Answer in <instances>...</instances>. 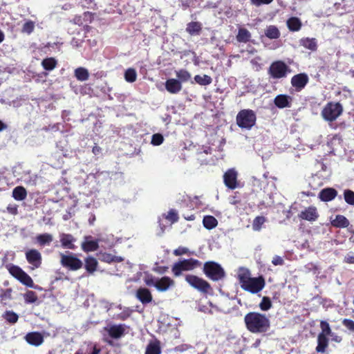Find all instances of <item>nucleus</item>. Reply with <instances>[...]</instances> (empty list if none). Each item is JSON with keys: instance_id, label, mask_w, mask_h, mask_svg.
Listing matches in <instances>:
<instances>
[{"instance_id": "46", "label": "nucleus", "mask_w": 354, "mask_h": 354, "mask_svg": "<svg viewBox=\"0 0 354 354\" xmlns=\"http://www.w3.org/2000/svg\"><path fill=\"white\" fill-rule=\"evenodd\" d=\"M266 219L263 216H257L253 221L252 228L255 231H259L261 228V225L264 223Z\"/></svg>"}, {"instance_id": "49", "label": "nucleus", "mask_w": 354, "mask_h": 354, "mask_svg": "<svg viewBox=\"0 0 354 354\" xmlns=\"http://www.w3.org/2000/svg\"><path fill=\"white\" fill-rule=\"evenodd\" d=\"M344 199L350 205H354V192L351 190L344 192Z\"/></svg>"}, {"instance_id": "14", "label": "nucleus", "mask_w": 354, "mask_h": 354, "mask_svg": "<svg viewBox=\"0 0 354 354\" xmlns=\"http://www.w3.org/2000/svg\"><path fill=\"white\" fill-rule=\"evenodd\" d=\"M301 219L308 221H314L318 218V213L316 207L310 206L302 210L299 214Z\"/></svg>"}, {"instance_id": "64", "label": "nucleus", "mask_w": 354, "mask_h": 354, "mask_svg": "<svg viewBox=\"0 0 354 354\" xmlns=\"http://www.w3.org/2000/svg\"><path fill=\"white\" fill-rule=\"evenodd\" d=\"M16 211H17V209H16L15 208V209H10V212H11L12 213H14V212H15Z\"/></svg>"}, {"instance_id": "13", "label": "nucleus", "mask_w": 354, "mask_h": 354, "mask_svg": "<svg viewBox=\"0 0 354 354\" xmlns=\"http://www.w3.org/2000/svg\"><path fill=\"white\" fill-rule=\"evenodd\" d=\"M308 82V76L304 73L294 75L291 80V84L297 91H301Z\"/></svg>"}, {"instance_id": "31", "label": "nucleus", "mask_w": 354, "mask_h": 354, "mask_svg": "<svg viewBox=\"0 0 354 354\" xmlns=\"http://www.w3.org/2000/svg\"><path fill=\"white\" fill-rule=\"evenodd\" d=\"M238 278L239 279L241 286L245 284L252 277H250V271L246 268H240L238 272Z\"/></svg>"}, {"instance_id": "34", "label": "nucleus", "mask_w": 354, "mask_h": 354, "mask_svg": "<svg viewBox=\"0 0 354 354\" xmlns=\"http://www.w3.org/2000/svg\"><path fill=\"white\" fill-rule=\"evenodd\" d=\"M124 77L127 82L133 83L137 79V72L134 68H129L125 71Z\"/></svg>"}, {"instance_id": "12", "label": "nucleus", "mask_w": 354, "mask_h": 354, "mask_svg": "<svg viewBox=\"0 0 354 354\" xmlns=\"http://www.w3.org/2000/svg\"><path fill=\"white\" fill-rule=\"evenodd\" d=\"M225 185L231 189L237 187V172L234 169L227 170L223 176Z\"/></svg>"}, {"instance_id": "57", "label": "nucleus", "mask_w": 354, "mask_h": 354, "mask_svg": "<svg viewBox=\"0 0 354 354\" xmlns=\"http://www.w3.org/2000/svg\"><path fill=\"white\" fill-rule=\"evenodd\" d=\"M344 261L348 263H352L353 264L354 263V256H353L352 254H347L345 258H344Z\"/></svg>"}, {"instance_id": "9", "label": "nucleus", "mask_w": 354, "mask_h": 354, "mask_svg": "<svg viewBox=\"0 0 354 354\" xmlns=\"http://www.w3.org/2000/svg\"><path fill=\"white\" fill-rule=\"evenodd\" d=\"M10 272L24 285L30 288H34V283L31 277L20 268L13 266L10 269Z\"/></svg>"}, {"instance_id": "28", "label": "nucleus", "mask_w": 354, "mask_h": 354, "mask_svg": "<svg viewBox=\"0 0 354 354\" xmlns=\"http://www.w3.org/2000/svg\"><path fill=\"white\" fill-rule=\"evenodd\" d=\"M300 44L304 48L315 50L317 49V41L315 38H304L300 40Z\"/></svg>"}, {"instance_id": "26", "label": "nucleus", "mask_w": 354, "mask_h": 354, "mask_svg": "<svg viewBox=\"0 0 354 354\" xmlns=\"http://www.w3.org/2000/svg\"><path fill=\"white\" fill-rule=\"evenodd\" d=\"M328 338L324 334H319L317 338V346L316 351L319 353L325 352L326 348L328 346Z\"/></svg>"}, {"instance_id": "51", "label": "nucleus", "mask_w": 354, "mask_h": 354, "mask_svg": "<svg viewBox=\"0 0 354 354\" xmlns=\"http://www.w3.org/2000/svg\"><path fill=\"white\" fill-rule=\"evenodd\" d=\"M166 218L171 223H174L178 221V217L176 212L174 209H171L166 216Z\"/></svg>"}, {"instance_id": "6", "label": "nucleus", "mask_w": 354, "mask_h": 354, "mask_svg": "<svg viewBox=\"0 0 354 354\" xmlns=\"http://www.w3.org/2000/svg\"><path fill=\"white\" fill-rule=\"evenodd\" d=\"M201 263L196 259H190L183 260L175 263L172 268V272L175 276H179L183 271H189L199 266Z\"/></svg>"}, {"instance_id": "60", "label": "nucleus", "mask_w": 354, "mask_h": 354, "mask_svg": "<svg viewBox=\"0 0 354 354\" xmlns=\"http://www.w3.org/2000/svg\"><path fill=\"white\" fill-rule=\"evenodd\" d=\"M95 220V216L94 215H91V218H89L88 221L91 225H93L94 221Z\"/></svg>"}, {"instance_id": "50", "label": "nucleus", "mask_w": 354, "mask_h": 354, "mask_svg": "<svg viewBox=\"0 0 354 354\" xmlns=\"http://www.w3.org/2000/svg\"><path fill=\"white\" fill-rule=\"evenodd\" d=\"M164 140L163 136L160 133L153 135L151 138V144L155 146L160 145Z\"/></svg>"}, {"instance_id": "35", "label": "nucleus", "mask_w": 354, "mask_h": 354, "mask_svg": "<svg viewBox=\"0 0 354 354\" xmlns=\"http://www.w3.org/2000/svg\"><path fill=\"white\" fill-rule=\"evenodd\" d=\"M265 35L270 39H277L279 37L280 33L276 26H270L266 29Z\"/></svg>"}, {"instance_id": "4", "label": "nucleus", "mask_w": 354, "mask_h": 354, "mask_svg": "<svg viewBox=\"0 0 354 354\" xmlns=\"http://www.w3.org/2000/svg\"><path fill=\"white\" fill-rule=\"evenodd\" d=\"M203 271L205 275L213 281H218L225 275L221 266L214 261L206 262L204 264Z\"/></svg>"}, {"instance_id": "53", "label": "nucleus", "mask_w": 354, "mask_h": 354, "mask_svg": "<svg viewBox=\"0 0 354 354\" xmlns=\"http://www.w3.org/2000/svg\"><path fill=\"white\" fill-rule=\"evenodd\" d=\"M189 250L187 248L179 247L176 250H174V254L176 256H180L184 254H187Z\"/></svg>"}, {"instance_id": "10", "label": "nucleus", "mask_w": 354, "mask_h": 354, "mask_svg": "<svg viewBox=\"0 0 354 354\" xmlns=\"http://www.w3.org/2000/svg\"><path fill=\"white\" fill-rule=\"evenodd\" d=\"M269 71L272 77L281 78L286 76L288 66L283 62L277 61L271 64Z\"/></svg>"}, {"instance_id": "39", "label": "nucleus", "mask_w": 354, "mask_h": 354, "mask_svg": "<svg viewBox=\"0 0 354 354\" xmlns=\"http://www.w3.org/2000/svg\"><path fill=\"white\" fill-rule=\"evenodd\" d=\"M145 354H160V347L158 342H151L148 344Z\"/></svg>"}, {"instance_id": "27", "label": "nucleus", "mask_w": 354, "mask_h": 354, "mask_svg": "<svg viewBox=\"0 0 354 354\" xmlns=\"http://www.w3.org/2000/svg\"><path fill=\"white\" fill-rule=\"evenodd\" d=\"M75 77L81 82L86 81L89 77V73L88 70L84 67H79L75 70Z\"/></svg>"}, {"instance_id": "25", "label": "nucleus", "mask_w": 354, "mask_h": 354, "mask_svg": "<svg viewBox=\"0 0 354 354\" xmlns=\"http://www.w3.org/2000/svg\"><path fill=\"white\" fill-rule=\"evenodd\" d=\"M124 332V328L122 325H115L110 327L109 334L113 338H120Z\"/></svg>"}, {"instance_id": "3", "label": "nucleus", "mask_w": 354, "mask_h": 354, "mask_svg": "<svg viewBox=\"0 0 354 354\" xmlns=\"http://www.w3.org/2000/svg\"><path fill=\"white\" fill-rule=\"evenodd\" d=\"M343 107L339 102L328 103L322 111V115L326 121L335 120L342 113Z\"/></svg>"}, {"instance_id": "7", "label": "nucleus", "mask_w": 354, "mask_h": 354, "mask_svg": "<svg viewBox=\"0 0 354 354\" xmlns=\"http://www.w3.org/2000/svg\"><path fill=\"white\" fill-rule=\"evenodd\" d=\"M60 263L64 267L71 270H77L82 267V261L73 254H60Z\"/></svg>"}, {"instance_id": "43", "label": "nucleus", "mask_w": 354, "mask_h": 354, "mask_svg": "<svg viewBox=\"0 0 354 354\" xmlns=\"http://www.w3.org/2000/svg\"><path fill=\"white\" fill-rule=\"evenodd\" d=\"M3 317L6 321L11 324L16 323L19 318L18 315L15 313L10 310L6 311L3 314Z\"/></svg>"}, {"instance_id": "47", "label": "nucleus", "mask_w": 354, "mask_h": 354, "mask_svg": "<svg viewBox=\"0 0 354 354\" xmlns=\"http://www.w3.org/2000/svg\"><path fill=\"white\" fill-rule=\"evenodd\" d=\"M35 28V23L32 21H26L22 28V32L27 34H30Z\"/></svg>"}, {"instance_id": "19", "label": "nucleus", "mask_w": 354, "mask_h": 354, "mask_svg": "<svg viewBox=\"0 0 354 354\" xmlns=\"http://www.w3.org/2000/svg\"><path fill=\"white\" fill-rule=\"evenodd\" d=\"M292 97L286 95H279L274 100V104L279 109L290 107Z\"/></svg>"}, {"instance_id": "40", "label": "nucleus", "mask_w": 354, "mask_h": 354, "mask_svg": "<svg viewBox=\"0 0 354 354\" xmlns=\"http://www.w3.org/2000/svg\"><path fill=\"white\" fill-rule=\"evenodd\" d=\"M176 75L181 82H185L191 79V74L186 70L180 69L176 71Z\"/></svg>"}, {"instance_id": "62", "label": "nucleus", "mask_w": 354, "mask_h": 354, "mask_svg": "<svg viewBox=\"0 0 354 354\" xmlns=\"http://www.w3.org/2000/svg\"><path fill=\"white\" fill-rule=\"evenodd\" d=\"M4 39V34L3 32L0 30V43L2 42Z\"/></svg>"}, {"instance_id": "2", "label": "nucleus", "mask_w": 354, "mask_h": 354, "mask_svg": "<svg viewBox=\"0 0 354 354\" xmlns=\"http://www.w3.org/2000/svg\"><path fill=\"white\" fill-rule=\"evenodd\" d=\"M255 122L256 115L252 110H241L236 115V124L242 129H250Z\"/></svg>"}, {"instance_id": "63", "label": "nucleus", "mask_w": 354, "mask_h": 354, "mask_svg": "<svg viewBox=\"0 0 354 354\" xmlns=\"http://www.w3.org/2000/svg\"><path fill=\"white\" fill-rule=\"evenodd\" d=\"M100 351L98 349L95 348L92 354H98Z\"/></svg>"}, {"instance_id": "42", "label": "nucleus", "mask_w": 354, "mask_h": 354, "mask_svg": "<svg viewBox=\"0 0 354 354\" xmlns=\"http://www.w3.org/2000/svg\"><path fill=\"white\" fill-rule=\"evenodd\" d=\"M186 30L191 35L198 34L201 30V25L198 22H191L187 25Z\"/></svg>"}, {"instance_id": "38", "label": "nucleus", "mask_w": 354, "mask_h": 354, "mask_svg": "<svg viewBox=\"0 0 354 354\" xmlns=\"http://www.w3.org/2000/svg\"><path fill=\"white\" fill-rule=\"evenodd\" d=\"M194 81L202 86L209 85L212 83V78L207 75H203V76L197 75L194 77Z\"/></svg>"}, {"instance_id": "5", "label": "nucleus", "mask_w": 354, "mask_h": 354, "mask_svg": "<svg viewBox=\"0 0 354 354\" xmlns=\"http://www.w3.org/2000/svg\"><path fill=\"white\" fill-rule=\"evenodd\" d=\"M185 281L190 286L202 293H209L212 290L210 284L207 281L196 275L187 274Z\"/></svg>"}, {"instance_id": "15", "label": "nucleus", "mask_w": 354, "mask_h": 354, "mask_svg": "<svg viewBox=\"0 0 354 354\" xmlns=\"http://www.w3.org/2000/svg\"><path fill=\"white\" fill-rule=\"evenodd\" d=\"M136 298L143 304L152 301L153 297L151 292L146 288H140L136 294Z\"/></svg>"}, {"instance_id": "18", "label": "nucleus", "mask_w": 354, "mask_h": 354, "mask_svg": "<svg viewBox=\"0 0 354 354\" xmlns=\"http://www.w3.org/2000/svg\"><path fill=\"white\" fill-rule=\"evenodd\" d=\"M165 88L169 93L176 94L181 91L182 84L179 80L171 78L166 81Z\"/></svg>"}, {"instance_id": "32", "label": "nucleus", "mask_w": 354, "mask_h": 354, "mask_svg": "<svg viewBox=\"0 0 354 354\" xmlns=\"http://www.w3.org/2000/svg\"><path fill=\"white\" fill-rule=\"evenodd\" d=\"M203 225L208 230H212L216 227L217 220L212 216H205L203 220Z\"/></svg>"}, {"instance_id": "45", "label": "nucleus", "mask_w": 354, "mask_h": 354, "mask_svg": "<svg viewBox=\"0 0 354 354\" xmlns=\"http://www.w3.org/2000/svg\"><path fill=\"white\" fill-rule=\"evenodd\" d=\"M24 299L26 303H35L37 300V296L33 291L29 290L24 294Z\"/></svg>"}, {"instance_id": "23", "label": "nucleus", "mask_w": 354, "mask_h": 354, "mask_svg": "<svg viewBox=\"0 0 354 354\" xmlns=\"http://www.w3.org/2000/svg\"><path fill=\"white\" fill-rule=\"evenodd\" d=\"M97 261L93 257H88L85 259V268L91 274H93L97 269Z\"/></svg>"}, {"instance_id": "21", "label": "nucleus", "mask_w": 354, "mask_h": 354, "mask_svg": "<svg viewBox=\"0 0 354 354\" xmlns=\"http://www.w3.org/2000/svg\"><path fill=\"white\" fill-rule=\"evenodd\" d=\"M337 196V191L333 188H326L319 193V198L323 201H330Z\"/></svg>"}, {"instance_id": "30", "label": "nucleus", "mask_w": 354, "mask_h": 354, "mask_svg": "<svg viewBox=\"0 0 354 354\" xmlns=\"http://www.w3.org/2000/svg\"><path fill=\"white\" fill-rule=\"evenodd\" d=\"M250 37L251 34L247 29L243 28H239L236 35V39L238 41L245 43L250 40Z\"/></svg>"}, {"instance_id": "59", "label": "nucleus", "mask_w": 354, "mask_h": 354, "mask_svg": "<svg viewBox=\"0 0 354 354\" xmlns=\"http://www.w3.org/2000/svg\"><path fill=\"white\" fill-rule=\"evenodd\" d=\"M129 315H130V310L129 309H127L126 313L123 315H121V317L122 319H124V318L129 317Z\"/></svg>"}, {"instance_id": "58", "label": "nucleus", "mask_w": 354, "mask_h": 354, "mask_svg": "<svg viewBox=\"0 0 354 354\" xmlns=\"http://www.w3.org/2000/svg\"><path fill=\"white\" fill-rule=\"evenodd\" d=\"M7 127L6 124H5L3 122L0 120V131L6 129Z\"/></svg>"}, {"instance_id": "48", "label": "nucleus", "mask_w": 354, "mask_h": 354, "mask_svg": "<svg viewBox=\"0 0 354 354\" xmlns=\"http://www.w3.org/2000/svg\"><path fill=\"white\" fill-rule=\"evenodd\" d=\"M320 327L322 328V333L320 334H324V336H327L330 334L331 330L328 322L322 321L320 323Z\"/></svg>"}, {"instance_id": "56", "label": "nucleus", "mask_w": 354, "mask_h": 354, "mask_svg": "<svg viewBox=\"0 0 354 354\" xmlns=\"http://www.w3.org/2000/svg\"><path fill=\"white\" fill-rule=\"evenodd\" d=\"M145 283L149 286H155L156 280H154L152 277H147L144 279Z\"/></svg>"}, {"instance_id": "37", "label": "nucleus", "mask_w": 354, "mask_h": 354, "mask_svg": "<svg viewBox=\"0 0 354 354\" xmlns=\"http://www.w3.org/2000/svg\"><path fill=\"white\" fill-rule=\"evenodd\" d=\"M100 259L102 261H103L104 262H107V263L121 262L123 261V259L122 257L114 256V255H113L111 254H109V253L102 254Z\"/></svg>"}, {"instance_id": "61", "label": "nucleus", "mask_w": 354, "mask_h": 354, "mask_svg": "<svg viewBox=\"0 0 354 354\" xmlns=\"http://www.w3.org/2000/svg\"><path fill=\"white\" fill-rule=\"evenodd\" d=\"M100 147H96V146L93 148V152L94 153H97V152L100 151Z\"/></svg>"}, {"instance_id": "52", "label": "nucleus", "mask_w": 354, "mask_h": 354, "mask_svg": "<svg viewBox=\"0 0 354 354\" xmlns=\"http://www.w3.org/2000/svg\"><path fill=\"white\" fill-rule=\"evenodd\" d=\"M343 325L348 330L354 332V322L351 319H344L342 321Z\"/></svg>"}, {"instance_id": "33", "label": "nucleus", "mask_w": 354, "mask_h": 354, "mask_svg": "<svg viewBox=\"0 0 354 354\" xmlns=\"http://www.w3.org/2000/svg\"><path fill=\"white\" fill-rule=\"evenodd\" d=\"M287 26L292 31H297L301 28V21L297 17H291L287 21Z\"/></svg>"}, {"instance_id": "36", "label": "nucleus", "mask_w": 354, "mask_h": 354, "mask_svg": "<svg viewBox=\"0 0 354 354\" xmlns=\"http://www.w3.org/2000/svg\"><path fill=\"white\" fill-rule=\"evenodd\" d=\"M36 239L37 243L40 245H44L46 244H49L50 242H52L53 239L51 234L46 233L39 234L38 236H37Z\"/></svg>"}, {"instance_id": "11", "label": "nucleus", "mask_w": 354, "mask_h": 354, "mask_svg": "<svg viewBox=\"0 0 354 354\" xmlns=\"http://www.w3.org/2000/svg\"><path fill=\"white\" fill-rule=\"evenodd\" d=\"M26 258L28 262L32 266V269L38 268L41 264V254L35 250L31 249L26 252Z\"/></svg>"}, {"instance_id": "22", "label": "nucleus", "mask_w": 354, "mask_h": 354, "mask_svg": "<svg viewBox=\"0 0 354 354\" xmlns=\"http://www.w3.org/2000/svg\"><path fill=\"white\" fill-rule=\"evenodd\" d=\"M60 241H61L62 245L65 248H68V249H74L75 248V245L73 244V242L75 241V239L71 234H62L60 235Z\"/></svg>"}, {"instance_id": "29", "label": "nucleus", "mask_w": 354, "mask_h": 354, "mask_svg": "<svg viewBox=\"0 0 354 354\" xmlns=\"http://www.w3.org/2000/svg\"><path fill=\"white\" fill-rule=\"evenodd\" d=\"M331 223L337 227H346L349 225V221L345 216L337 215Z\"/></svg>"}, {"instance_id": "16", "label": "nucleus", "mask_w": 354, "mask_h": 354, "mask_svg": "<svg viewBox=\"0 0 354 354\" xmlns=\"http://www.w3.org/2000/svg\"><path fill=\"white\" fill-rule=\"evenodd\" d=\"M25 339L29 344L38 346L43 343L44 337L39 332H31L26 334Z\"/></svg>"}, {"instance_id": "54", "label": "nucleus", "mask_w": 354, "mask_h": 354, "mask_svg": "<svg viewBox=\"0 0 354 354\" xmlns=\"http://www.w3.org/2000/svg\"><path fill=\"white\" fill-rule=\"evenodd\" d=\"M273 0H251L252 4L259 6L261 4H268L271 3Z\"/></svg>"}, {"instance_id": "20", "label": "nucleus", "mask_w": 354, "mask_h": 354, "mask_svg": "<svg viewBox=\"0 0 354 354\" xmlns=\"http://www.w3.org/2000/svg\"><path fill=\"white\" fill-rule=\"evenodd\" d=\"M81 246L84 252H93L98 248V243L96 241L91 240V236H86Z\"/></svg>"}, {"instance_id": "55", "label": "nucleus", "mask_w": 354, "mask_h": 354, "mask_svg": "<svg viewBox=\"0 0 354 354\" xmlns=\"http://www.w3.org/2000/svg\"><path fill=\"white\" fill-rule=\"evenodd\" d=\"M272 263L274 266H281L283 263V260L281 257H280L279 256H275L273 257V259L272 260Z\"/></svg>"}, {"instance_id": "24", "label": "nucleus", "mask_w": 354, "mask_h": 354, "mask_svg": "<svg viewBox=\"0 0 354 354\" xmlns=\"http://www.w3.org/2000/svg\"><path fill=\"white\" fill-rule=\"evenodd\" d=\"M27 196V192L22 186L16 187L12 191V197L17 201H23Z\"/></svg>"}, {"instance_id": "44", "label": "nucleus", "mask_w": 354, "mask_h": 354, "mask_svg": "<svg viewBox=\"0 0 354 354\" xmlns=\"http://www.w3.org/2000/svg\"><path fill=\"white\" fill-rule=\"evenodd\" d=\"M272 307V302L269 297H263L261 303L259 304V308L261 310L267 311Z\"/></svg>"}, {"instance_id": "41", "label": "nucleus", "mask_w": 354, "mask_h": 354, "mask_svg": "<svg viewBox=\"0 0 354 354\" xmlns=\"http://www.w3.org/2000/svg\"><path fill=\"white\" fill-rule=\"evenodd\" d=\"M41 65L46 70L51 71L55 68L57 61L53 57L46 58L42 61Z\"/></svg>"}, {"instance_id": "1", "label": "nucleus", "mask_w": 354, "mask_h": 354, "mask_svg": "<svg viewBox=\"0 0 354 354\" xmlns=\"http://www.w3.org/2000/svg\"><path fill=\"white\" fill-rule=\"evenodd\" d=\"M246 328L252 333H266L270 326L268 317L260 313L250 312L244 317Z\"/></svg>"}, {"instance_id": "17", "label": "nucleus", "mask_w": 354, "mask_h": 354, "mask_svg": "<svg viewBox=\"0 0 354 354\" xmlns=\"http://www.w3.org/2000/svg\"><path fill=\"white\" fill-rule=\"evenodd\" d=\"M173 286H174V281L168 277H163L157 279L156 282V288L160 292H165Z\"/></svg>"}, {"instance_id": "8", "label": "nucleus", "mask_w": 354, "mask_h": 354, "mask_svg": "<svg viewBox=\"0 0 354 354\" xmlns=\"http://www.w3.org/2000/svg\"><path fill=\"white\" fill-rule=\"evenodd\" d=\"M265 286V280L262 277L251 278L241 288L252 294L260 292Z\"/></svg>"}]
</instances>
